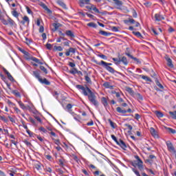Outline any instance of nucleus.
<instances>
[{"label":"nucleus","mask_w":176,"mask_h":176,"mask_svg":"<svg viewBox=\"0 0 176 176\" xmlns=\"http://www.w3.org/2000/svg\"><path fill=\"white\" fill-rule=\"evenodd\" d=\"M58 164L60 167L65 166V160L64 158L58 159Z\"/></svg>","instance_id":"obj_21"},{"label":"nucleus","mask_w":176,"mask_h":176,"mask_svg":"<svg viewBox=\"0 0 176 176\" xmlns=\"http://www.w3.org/2000/svg\"><path fill=\"white\" fill-rule=\"evenodd\" d=\"M33 76H34L36 79H38V82H40V83H42V85L50 86V81L47 80V79L46 78L42 79V78H41V70L33 71Z\"/></svg>","instance_id":"obj_3"},{"label":"nucleus","mask_w":176,"mask_h":176,"mask_svg":"<svg viewBox=\"0 0 176 176\" xmlns=\"http://www.w3.org/2000/svg\"><path fill=\"white\" fill-rule=\"evenodd\" d=\"M76 87L78 89V90H82V94L85 97H88V100L92 105H94V107H98V105H100L98 100H97V96H96V94L91 91L90 88H89L87 85H85V87L82 85H76Z\"/></svg>","instance_id":"obj_1"},{"label":"nucleus","mask_w":176,"mask_h":176,"mask_svg":"<svg viewBox=\"0 0 176 176\" xmlns=\"http://www.w3.org/2000/svg\"><path fill=\"white\" fill-rule=\"evenodd\" d=\"M166 130H167L168 131H170L171 133V134H176V130L173 129V128H170V127H165Z\"/></svg>","instance_id":"obj_33"},{"label":"nucleus","mask_w":176,"mask_h":176,"mask_svg":"<svg viewBox=\"0 0 176 176\" xmlns=\"http://www.w3.org/2000/svg\"><path fill=\"white\" fill-rule=\"evenodd\" d=\"M130 58H131V60H133V61H136V64H141V60H140L138 58L132 56Z\"/></svg>","instance_id":"obj_41"},{"label":"nucleus","mask_w":176,"mask_h":176,"mask_svg":"<svg viewBox=\"0 0 176 176\" xmlns=\"http://www.w3.org/2000/svg\"><path fill=\"white\" fill-rule=\"evenodd\" d=\"M90 3V0H79V5L80 8H83L85 5H89Z\"/></svg>","instance_id":"obj_16"},{"label":"nucleus","mask_w":176,"mask_h":176,"mask_svg":"<svg viewBox=\"0 0 176 176\" xmlns=\"http://www.w3.org/2000/svg\"><path fill=\"white\" fill-rule=\"evenodd\" d=\"M98 57H100V58H102V60H107V58H108V57H107V56L104 54H99Z\"/></svg>","instance_id":"obj_62"},{"label":"nucleus","mask_w":176,"mask_h":176,"mask_svg":"<svg viewBox=\"0 0 176 176\" xmlns=\"http://www.w3.org/2000/svg\"><path fill=\"white\" fill-rule=\"evenodd\" d=\"M8 24H10L11 27H13V25H14V21H13V19L8 18Z\"/></svg>","instance_id":"obj_50"},{"label":"nucleus","mask_w":176,"mask_h":176,"mask_svg":"<svg viewBox=\"0 0 176 176\" xmlns=\"http://www.w3.org/2000/svg\"><path fill=\"white\" fill-rule=\"evenodd\" d=\"M94 63H95V64H97L98 65H101L102 67H103V68H104L106 71H108V72H110V74H115L118 72L116 70H115V69L111 67V65H112V63H109L104 60H101L100 62H98L96 60H94Z\"/></svg>","instance_id":"obj_2"},{"label":"nucleus","mask_w":176,"mask_h":176,"mask_svg":"<svg viewBox=\"0 0 176 176\" xmlns=\"http://www.w3.org/2000/svg\"><path fill=\"white\" fill-rule=\"evenodd\" d=\"M124 126L125 127H128L129 130L128 131V134H129V135H131V134H133V133H131V130H133V126L129 124H124Z\"/></svg>","instance_id":"obj_25"},{"label":"nucleus","mask_w":176,"mask_h":176,"mask_svg":"<svg viewBox=\"0 0 176 176\" xmlns=\"http://www.w3.org/2000/svg\"><path fill=\"white\" fill-rule=\"evenodd\" d=\"M169 115H170L172 119H175V120H176V111H169Z\"/></svg>","instance_id":"obj_32"},{"label":"nucleus","mask_w":176,"mask_h":176,"mask_svg":"<svg viewBox=\"0 0 176 176\" xmlns=\"http://www.w3.org/2000/svg\"><path fill=\"white\" fill-rule=\"evenodd\" d=\"M166 60L167 61V65L168 67H170V68H174V65L173 64V60L170 58V57L166 56L165 58Z\"/></svg>","instance_id":"obj_14"},{"label":"nucleus","mask_w":176,"mask_h":176,"mask_svg":"<svg viewBox=\"0 0 176 176\" xmlns=\"http://www.w3.org/2000/svg\"><path fill=\"white\" fill-rule=\"evenodd\" d=\"M71 53L72 54H75V53H76V49L74 47H69L66 50L65 56H71Z\"/></svg>","instance_id":"obj_8"},{"label":"nucleus","mask_w":176,"mask_h":176,"mask_svg":"<svg viewBox=\"0 0 176 176\" xmlns=\"http://www.w3.org/2000/svg\"><path fill=\"white\" fill-rule=\"evenodd\" d=\"M99 34H100V35H102L103 36H109L111 35V33L107 32H105V31H104V30H100V31L99 32Z\"/></svg>","instance_id":"obj_26"},{"label":"nucleus","mask_w":176,"mask_h":176,"mask_svg":"<svg viewBox=\"0 0 176 176\" xmlns=\"http://www.w3.org/2000/svg\"><path fill=\"white\" fill-rule=\"evenodd\" d=\"M12 94L16 96V97H19V98H21V94L17 90L12 91Z\"/></svg>","instance_id":"obj_36"},{"label":"nucleus","mask_w":176,"mask_h":176,"mask_svg":"<svg viewBox=\"0 0 176 176\" xmlns=\"http://www.w3.org/2000/svg\"><path fill=\"white\" fill-rule=\"evenodd\" d=\"M111 31H113V32H119V28L113 26L111 27Z\"/></svg>","instance_id":"obj_53"},{"label":"nucleus","mask_w":176,"mask_h":176,"mask_svg":"<svg viewBox=\"0 0 176 176\" xmlns=\"http://www.w3.org/2000/svg\"><path fill=\"white\" fill-rule=\"evenodd\" d=\"M133 34L138 36V38H140L142 36L141 33L140 32H133Z\"/></svg>","instance_id":"obj_60"},{"label":"nucleus","mask_w":176,"mask_h":176,"mask_svg":"<svg viewBox=\"0 0 176 176\" xmlns=\"http://www.w3.org/2000/svg\"><path fill=\"white\" fill-rule=\"evenodd\" d=\"M78 72V69L74 68L73 70H71L69 72V74H72V75H75V74H77Z\"/></svg>","instance_id":"obj_56"},{"label":"nucleus","mask_w":176,"mask_h":176,"mask_svg":"<svg viewBox=\"0 0 176 176\" xmlns=\"http://www.w3.org/2000/svg\"><path fill=\"white\" fill-rule=\"evenodd\" d=\"M133 49L130 47H126L124 54L125 56H127L129 58H131L133 56V55H131Z\"/></svg>","instance_id":"obj_12"},{"label":"nucleus","mask_w":176,"mask_h":176,"mask_svg":"<svg viewBox=\"0 0 176 176\" xmlns=\"http://www.w3.org/2000/svg\"><path fill=\"white\" fill-rule=\"evenodd\" d=\"M88 27H91L92 28H96L97 27V24H96L95 23L91 22L87 23Z\"/></svg>","instance_id":"obj_43"},{"label":"nucleus","mask_w":176,"mask_h":176,"mask_svg":"<svg viewBox=\"0 0 176 176\" xmlns=\"http://www.w3.org/2000/svg\"><path fill=\"white\" fill-rule=\"evenodd\" d=\"M140 77L142 78V79H144V80H146V82H152V79L146 76L140 75Z\"/></svg>","instance_id":"obj_27"},{"label":"nucleus","mask_w":176,"mask_h":176,"mask_svg":"<svg viewBox=\"0 0 176 176\" xmlns=\"http://www.w3.org/2000/svg\"><path fill=\"white\" fill-rule=\"evenodd\" d=\"M26 132L28 133V135L30 137H32L34 135V133H32L31 131H30L28 129H26Z\"/></svg>","instance_id":"obj_63"},{"label":"nucleus","mask_w":176,"mask_h":176,"mask_svg":"<svg viewBox=\"0 0 176 176\" xmlns=\"http://www.w3.org/2000/svg\"><path fill=\"white\" fill-rule=\"evenodd\" d=\"M52 140L54 141V144H56V145H58V146L61 145V142H60L59 139L52 138Z\"/></svg>","instance_id":"obj_46"},{"label":"nucleus","mask_w":176,"mask_h":176,"mask_svg":"<svg viewBox=\"0 0 176 176\" xmlns=\"http://www.w3.org/2000/svg\"><path fill=\"white\" fill-rule=\"evenodd\" d=\"M136 98L138 100H140V101H142L144 100V96H142V95H141V94L140 93L136 94Z\"/></svg>","instance_id":"obj_44"},{"label":"nucleus","mask_w":176,"mask_h":176,"mask_svg":"<svg viewBox=\"0 0 176 176\" xmlns=\"http://www.w3.org/2000/svg\"><path fill=\"white\" fill-rule=\"evenodd\" d=\"M57 3H58V5H60V6H61L62 8L65 9V8H66L65 3H64L61 0H58L57 1Z\"/></svg>","instance_id":"obj_40"},{"label":"nucleus","mask_w":176,"mask_h":176,"mask_svg":"<svg viewBox=\"0 0 176 176\" xmlns=\"http://www.w3.org/2000/svg\"><path fill=\"white\" fill-rule=\"evenodd\" d=\"M45 46L48 50H52V49L53 50V45H46Z\"/></svg>","instance_id":"obj_64"},{"label":"nucleus","mask_w":176,"mask_h":176,"mask_svg":"<svg viewBox=\"0 0 176 176\" xmlns=\"http://www.w3.org/2000/svg\"><path fill=\"white\" fill-rule=\"evenodd\" d=\"M150 133L153 137H159V135L156 133V130L153 127L150 128Z\"/></svg>","instance_id":"obj_18"},{"label":"nucleus","mask_w":176,"mask_h":176,"mask_svg":"<svg viewBox=\"0 0 176 176\" xmlns=\"http://www.w3.org/2000/svg\"><path fill=\"white\" fill-rule=\"evenodd\" d=\"M109 123L110 124V126L112 127V129H116V124H115L112 120L109 119Z\"/></svg>","instance_id":"obj_37"},{"label":"nucleus","mask_w":176,"mask_h":176,"mask_svg":"<svg viewBox=\"0 0 176 176\" xmlns=\"http://www.w3.org/2000/svg\"><path fill=\"white\" fill-rule=\"evenodd\" d=\"M12 14L14 16V17H19V12H17L16 10L12 11Z\"/></svg>","instance_id":"obj_58"},{"label":"nucleus","mask_w":176,"mask_h":176,"mask_svg":"<svg viewBox=\"0 0 176 176\" xmlns=\"http://www.w3.org/2000/svg\"><path fill=\"white\" fill-rule=\"evenodd\" d=\"M26 60H31V56L28 52L26 51V54H23Z\"/></svg>","instance_id":"obj_48"},{"label":"nucleus","mask_w":176,"mask_h":176,"mask_svg":"<svg viewBox=\"0 0 176 176\" xmlns=\"http://www.w3.org/2000/svg\"><path fill=\"white\" fill-rule=\"evenodd\" d=\"M126 91L129 93V94H131L132 96V94H134V91L133 90V89H131V87H126Z\"/></svg>","instance_id":"obj_34"},{"label":"nucleus","mask_w":176,"mask_h":176,"mask_svg":"<svg viewBox=\"0 0 176 176\" xmlns=\"http://www.w3.org/2000/svg\"><path fill=\"white\" fill-rule=\"evenodd\" d=\"M23 144H25V146H28L29 148H31V146H32V144H31V142H28V140H23Z\"/></svg>","instance_id":"obj_39"},{"label":"nucleus","mask_w":176,"mask_h":176,"mask_svg":"<svg viewBox=\"0 0 176 176\" xmlns=\"http://www.w3.org/2000/svg\"><path fill=\"white\" fill-rule=\"evenodd\" d=\"M155 115L158 118H163V116H164V114L162 111H155Z\"/></svg>","instance_id":"obj_24"},{"label":"nucleus","mask_w":176,"mask_h":176,"mask_svg":"<svg viewBox=\"0 0 176 176\" xmlns=\"http://www.w3.org/2000/svg\"><path fill=\"white\" fill-rule=\"evenodd\" d=\"M23 20L25 23H28V24H30V18H28V16H23Z\"/></svg>","instance_id":"obj_51"},{"label":"nucleus","mask_w":176,"mask_h":176,"mask_svg":"<svg viewBox=\"0 0 176 176\" xmlns=\"http://www.w3.org/2000/svg\"><path fill=\"white\" fill-rule=\"evenodd\" d=\"M22 123V126L23 127V129H25V130H28V126L27 125H25V122H24L23 120L21 121Z\"/></svg>","instance_id":"obj_61"},{"label":"nucleus","mask_w":176,"mask_h":176,"mask_svg":"<svg viewBox=\"0 0 176 176\" xmlns=\"http://www.w3.org/2000/svg\"><path fill=\"white\" fill-rule=\"evenodd\" d=\"M110 2L113 3L114 6L116 7V9H120L123 6V1L120 0H111Z\"/></svg>","instance_id":"obj_5"},{"label":"nucleus","mask_w":176,"mask_h":176,"mask_svg":"<svg viewBox=\"0 0 176 176\" xmlns=\"http://www.w3.org/2000/svg\"><path fill=\"white\" fill-rule=\"evenodd\" d=\"M39 131H43L45 134H46V133H47V130H46V129H45L43 126H41L38 128Z\"/></svg>","instance_id":"obj_55"},{"label":"nucleus","mask_w":176,"mask_h":176,"mask_svg":"<svg viewBox=\"0 0 176 176\" xmlns=\"http://www.w3.org/2000/svg\"><path fill=\"white\" fill-rule=\"evenodd\" d=\"M0 120L4 122V123H9V119L5 118V116H1L0 114Z\"/></svg>","instance_id":"obj_30"},{"label":"nucleus","mask_w":176,"mask_h":176,"mask_svg":"<svg viewBox=\"0 0 176 176\" xmlns=\"http://www.w3.org/2000/svg\"><path fill=\"white\" fill-rule=\"evenodd\" d=\"M52 27H54L52 31H57L58 30V27H60V23H52Z\"/></svg>","instance_id":"obj_31"},{"label":"nucleus","mask_w":176,"mask_h":176,"mask_svg":"<svg viewBox=\"0 0 176 176\" xmlns=\"http://www.w3.org/2000/svg\"><path fill=\"white\" fill-rule=\"evenodd\" d=\"M103 86L104 87H105V89H113V85H111V82H105L104 84H103Z\"/></svg>","instance_id":"obj_22"},{"label":"nucleus","mask_w":176,"mask_h":176,"mask_svg":"<svg viewBox=\"0 0 176 176\" xmlns=\"http://www.w3.org/2000/svg\"><path fill=\"white\" fill-rule=\"evenodd\" d=\"M85 79L87 83H89L90 85H91V78H90V77H89V76H85Z\"/></svg>","instance_id":"obj_49"},{"label":"nucleus","mask_w":176,"mask_h":176,"mask_svg":"<svg viewBox=\"0 0 176 176\" xmlns=\"http://www.w3.org/2000/svg\"><path fill=\"white\" fill-rule=\"evenodd\" d=\"M91 10H94L95 13H101V12H100V10H98V8H97V7H96L94 5H92Z\"/></svg>","instance_id":"obj_42"},{"label":"nucleus","mask_w":176,"mask_h":176,"mask_svg":"<svg viewBox=\"0 0 176 176\" xmlns=\"http://www.w3.org/2000/svg\"><path fill=\"white\" fill-rule=\"evenodd\" d=\"M43 8L45 9V10L47 11V13H52V10H50V9H49L46 5L43 4Z\"/></svg>","instance_id":"obj_57"},{"label":"nucleus","mask_w":176,"mask_h":176,"mask_svg":"<svg viewBox=\"0 0 176 176\" xmlns=\"http://www.w3.org/2000/svg\"><path fill=\"white\" fill-rule=\"evenodd\" d=\"M132 166H133V167H135L136 166H138L139 170H144V165L140 164H137L136 161L132 163Z\"/></svg>","instance_id":"obj_20"},{"label":"nucleus","mask_w":176,"mask_h":176,"mask_svg":"<svg viewBox=\"0 0 176 176\" xmlns=\"http://www.w3.org/2000/svg\"><path fill=\"white\" fill-rule=\"evenodd\" d=\"M63 48L61 46L54 45L52 50L53 52H63Z\"/></svg>","instance_id":"obj_23"},{"label":"nucleus","mask_w":176,"mask_h":176,"mask_svg":"<svg viewBox=\"0 0 176 176\" xmlns=\"http://www.w3.org/2000/svg\"><path fill=\"white\" fill-rule=\"evenodd\" d=\"M118 145L123 149V151H126V148H127V144L122 140L120 139Z\"/></svg>","instance_id":"obj_9"},{"label":"nucleus","mask_w":176,"mask_h":176,"mask_svg":"<svg viewBox=\"0 0 176 176\" xmlns=\"http://www.w3.org/2000/svg\"><path fill=\"white\" fill-rule=\"evenodd\" d=\"M151 76L154 78V80H156V78H160V77H157V74L153 70L151 72Z\"/></svg>","instance_id":"obj_28"},{"label":"nucleus","mask_w":176,"mask_h":176,"mask_svg":"<svg viewBox=\"0 0 176 176\" xmlns=\"http://www.w3.org/2000/svg\"><path fill=\"white\" fill-rule=\"evenodd\" d=\"M132 171H133V173H135V175L141 176V175L140 174V172L138 170H135V168H133Z\"/></svg>","instance_id":"obj_59"},{"label":"nucleus","mask_w":176,"mask_h":176,"mask_svg":"<svg viewBox=\"0 0 176 176\" xmlns=\"http://www.w3.org/2000/svg\"><path fill=\"white\" fill-rule=\"evenodd\" d=\"M154 17L155 21H162V20H164V16L160 13L155 14Z\"/></svg>","instance_id":"obj_11"},{"label":"nucleus","mask_w":176,"mask_h":176,"mask_svg":"<svg viewBox=\"0 0 176 176\" xmlns=\"http://www.w3.org/2000/svg\"><path fill=\"white\" fill-rule=\"evenodd\" d=\"M39 68L41 71H43V72H44V74H45V75H47V69H46L45 66L41 65Z\"/></svg>","instance_id":"obj_38"},{"label":"nucleus","mask_w":176,"mask_h":176,"mask_svg":"<svg viewBox=\"0 0 176 176\" xmlns=\"http://www.w3.org/2000/svg\"><path fill=\"white\" fill-rule=\"evenodd\" d=\"M3 72H5L8 78V79L10 80V82H16V80H14V78H13V76H12V74H10L8 70L6 69V68L3 67Z\"/></svg>","instance_id":"obj_7"},{"label":"nucleus","mask_w":176,"mask_h":176,"mask_svg":"<svg viewBox=\"0 0 176 176\" xmlns=\"http://www.w3.org/2000/svg\"><path fill=\"white\" fill-rule=\"evenodd\" d=\"M36 168L38 171L42 170V164H41V163L36 164Z\"/></svg>","instance_id":"obj_54"},{"label":"nucleus","mask_w":176,"mask_h":176,"mask_svg":"<svg viewBox=\"0 0 176 176\" xmlns=\"http://www.w3.org/2000/svg\"><path fill=\"white\" fill-rule=\"evenodd\" d=\"M30 60L32 61H34V63H36L37 64H39V65H43V63L41 62L39 60V59H38L37 58H35L34 56H31Z\"/></svg>","instance_id":"obj_19"},{"label":"nucleus","mask_w":176,"mask_h":176,"mask_svg":"<svg viewBox=\"0 0 176 176\" xmlns=\"http://www.w3.org/2000/svg\"><path fill=\"white\" fill-rule=\"evenodd\" d=\"M160 78H155V84L158 86V87H160V89H161V90H164V87L163 86V85H162V82H160Z\"/></svg>","instance_id":"obj_15"},{"label":"nucleus","mask_w":176,"mask_h":176,"mask_svg":"<svg viewBox=\"0 0 176 176\" xmlns=\"http://www.w3.org/2000/svg\"><path fill=\"white\" fill-rule=\"evenodd\" d=\"M74 119L76 120L77 122H80V116H78L76 114L74 115Z\"/></svg>","instance_id":"obj_52"},{"label":"nucleus","mask_w":176,"mask_h":176,"mask_svg":"<svg viewBox=\"0 0 176 176\" xmlns=\"http://www.w3.org/2000/svg\"><path fill=\"white\" fill-rule=\"evenodd\" d=\"M111 138L117 144V145L119 144V140H118V138H116V136H115V135H111Z\"/></svg>","instance_id":"obj_45"},{"label":"nucleus","mask_w":176,"mask_h":176,"mask_svg":"<svg viewBox=\"0 0 176 176\" xmlns=\"http://www.w3.org/2000/svg\"><path fill=\"white\" fill-rule=\"evenodd\" d=\"M113 61H114V64L116 65H119L120 63H122L124 65H129V60H127V58L126 56H120V54H118V58H112Z\"/></svg>","instance_id":"obj_4"},{"label":"nucleus","mask_w":176,"mask_h":176,"mask_svg":"<svg viewBox=\"0 0 176 176\" xmlns=\"http://www.w3.org/2000/svg\"><path fill=\"white\" fill-rule=\"evenodd\" d=\"M116 111L117 112H118V113H122V114H124V113H133V110H131V109H128L127 110L126 109H122L121 107H117L116 108Z\"/></svg>","instance_id":"obj_6"},{"label":"nucleus","mask_w":176,"mask_h":176,"mask_svg":"<svg viewBox=\"0 0 176 176\" xmlns=\"http://www.w3.org/2000/svg\"><path fill=\"white\" fill-rule=\"evenodd\" d=\"M65 35H67V36H69V38H75V34H74V32L71 30H66Z\"/></svg>","instance_id":"obj_17"},{"label":"nucleus","mask_w":176,"mask_h":176,"mask_svg":"<svg viewBox=\"0 0 176 176\" xmlns=\"http://www.w3.org/2000/svg\"><path fill=\"white\" fill-rule=\"evenodd\" d=\"M18 104L20 107V108H21V109H27V107H25V105L24 104V103H23V102H21V100L18 102Z\"/></svg>","instance_id":"obj_35"},{"label":"nucleus","mask_w":176,"mask_h":176,"mask_svg":"<svg viewBox=\"0 0 176 176\" xmlns=\"http://www.w3.org/2000/svg\"><path fill=\"white\" fill-rule=\"evenodd\" d=\"M124 24H129L130 23L131 24H134L135 23V20L133 19H129L128 20L124 21Z\"/></svg>","instance_id":"obj_29"},{"label":"nucleus","mask_w":176,"mask_h":176,"mask_svg":"<svg viewBox=\"0 0 176 176\" xmlns=\"http://www.w3.org/2000/svg\"><path fill=\"white\" fill-rule=\"evenodd\" d=\"M0 78L2 79V80H3V82H6V86L8 87V89H9L10 90V83H8V82H6V77L2 74V72H0Z\"/></svg>","instance_id":"obj_10"},{"label":"nucleus","mask_w":176,"mask_h":176,"mask_svg":"<svg viewBox=\"0 0 176 176\" xmlns=\"http://www.w3.org/2000/svg\"><path fill=\"white\" fill-rule=\"evenodd\" d=\"M101 103L102 104L103 107H104V108H108V107H109L108 99H107V98L102 97Z\"/></svg>","instance_id":"obj_13"},{"label":"nucleus","mask_w":176,"mask_h":176,"mask_svg":"<svg viewBox=\"0 0 176 176\" xmlns=\"http://www.w3.org/2000/svg\"><path fill=\"white\" fill-rule=\"evenodd\" d=\"M18 50H19V52H21V53H22L23 54H27V51H25V50L17 46L16 47Z\"/></svg>","instance_id":"obj_47"}]
</instances>
